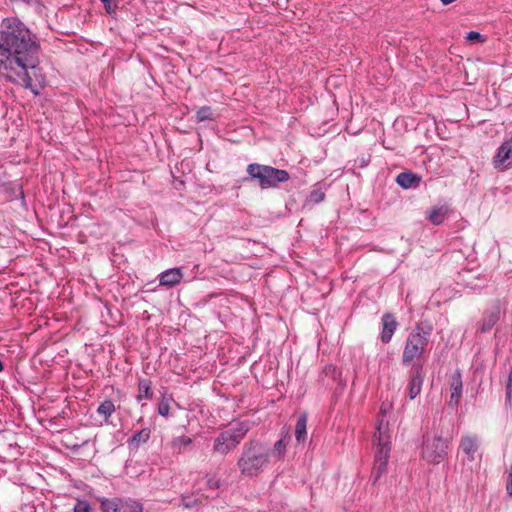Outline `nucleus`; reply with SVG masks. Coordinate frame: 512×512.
I'll use <instances>...</instances> for the list:
<instances>
[{
    "instance_id": "f257e3e1",
    "label": "nucleus",
    "mask_w": 512,
    "mask_h": 512,
    "mask_svg": "<svg viewBox=\"0 0 512 512\" xmlns=\"http://www.w3.org/2000/svg\"><path fill=\"white\" fill-rule=\"evenodd\" d=\"M40 45L30 30L16 18H5L0 26V77L29 88L31 72L39 65Z\"/></svg>"
},
{
    "instance_id": "f03ea898",
    "label": "nucleus",
    "mask_w": 512,
    "mask_h": 512,
    "mask_svg": "<svg viewBox=\"0 0 512 512\" xmlns=\"http://www.w3.org/2000/svg\"><path fill=\"white\" fill-rule=\"evenodd\" d=\"M269 451L259 441L250 440L242 447L241 456L237 461V467L245 477H256L270 463Z\"/></svg>"
},
{
    "instance_id": "7ed1b4c3",
    "label": "nucleus",
    "mask_w": 512,
    "mask_h": 512,
    "mask_svg": "<svg viewBox=\"0 0 512 512\" xmlns=\"http://www.w3.org/2000/svg\"><path fill=\"white\" fill-rule=\"evenodd\" d=\"M431 331V327L425 330L421 325L417 324L409 333L402 354L403 364H409L414 359L421 357L428 345Z\"/></svg>"
},
{
    "instance_id": "20e7f679",
    "label": "nucleus",
    "mask_w": 512,
    "mask_h": 512,
    "mask_svg": "<svg viewBox=\"0 0 512 512\" xmlns=\"http://www.w3.org/2000/svg\"><path fill=\"white\" fill-rule=\"evenodd\" d=\"M247 173L252 179H257L263 189L276 187L278 183L286 182L290 178L286 170L257 163L249 164Z\"/></svg>"
},
{
    "instance_id": "39448f33",
    "label": "nucleus",
    "mask_w": 512,
    "mask_h": 512,
    "mask_svg": "<svg viewBox=\"0 0 512 512\" xmlns=\"http://www.w3.org/2000/svg\"><path fill=\"white\" fill-rule=\"evenodd\" d=\"M249 430V423L241 422L236 427L220 433L214 440V452L221 455L228 454L244 439Z\"/></svg>"
},
{
    "instance_id": "423d86ee",
    "label": "nucleus",
    "mask_w": 512,
    "mask_h": 512,
    "mask_svg": "<svg viewBox=\"0 0 512 512\" xmlns=\"http://www.w3.org/2000/svg\"><path fill=\"white\" fill-rule=\"evenodd\" d=\"M449 440L439 435L427 436L423 442L421 456L430 464H439L447 456Z\"/></svg>"
},
{
    "instance_id": "0eeeda50",
    "label": "nucleus",
    "mask_w": 512,
    "mask_h": 512,
    "mask_svg": "<svg viewBox=\"0 0 512 512\" xmlns=\"http://www.w3.org/2000/svg\"><path fill=\"white\" fill-rule=\"evenodd\" d=\"M102 512H143V506L132 499H104L100 505Z\"/></svg>"
},
{
    "instance_id": "6e6552de",
    "label": "nucleus",
    "mask_w": 512,
    "mask_h": 512,
    "mask_svg": "<svg viewBox=\"0 0 512 512\" xmlns=\"http://www.w3.org/2000/svg\"><path fill=\"white\" fill-rule=\"evenodd\" d=\"M494 167L506 170L512 167V140L504 141L493 158Z\"/></svg>"
},
{
    "instance_id": "1a4fd4ad",
    "label": "nucleus",
    "mask_w": 512,
    "mask_h": 512,
    "mask_svg": "<svg viewBox=\"0 0 512 512\" xmlns=\"http://www.w3.org/2000/svg\"><path fill=\"white\" fill-rule=\"evenodd\" d=\"M388 436L382 431V423L379 424L377 432L374 434V440L377 441V451L375 460L388 461L390 457V442Z\"/></svg>"
},
{
    "instance_id": "9d476101",
    "label": "nucleus",
    "mask_w": 512,
    "mask_h": 512,
    "mask_svg": "<svg viewBox=\"0 0 512 512\" xmlns=\"http://www.w3.org/2000/svg\"><path fill=\"white\" fill-rule=\"evenodd\" d=\"M449 385L451 391L449 405L457 406L461 400L463 389L462 376L459 371H455L450 375Z\"/></svg>"
},
{
    "instance_id": "9b49d317",
    "label": "nucleus",
    "mask_w": 512,
    "mask_h": 512,
    "mask_svg": "<svg viewBox=\"0 0 512 512\" xmlns=\"http://www.w3.org/2000/svg\"><path fill=\"white\" fill-rule=\"evenodd\" d=\"M382 323V332H381V341L384 344H387L391 341L394 332L398 327V322L396 317L391 313H385L381 318Z\"/></svg>"
},
{
    "instance_id": "f8f14e48",
    "label": "nucleus",
    "mask_w": 512,
    "mask_h": 512,
    "mask_svg": "<svg viewBox=\"0 0 512 512\" xmlns=\"http://www.w3.org/2000/svg\"><path fill=\"white\" fill-rule=\"evenodd\" d=\"M480 447L479 439L475 435H465L460 440V449L469 461H474Z\"/></svg>"
},
{
    "instance_id": "ddd939ff",
    "label": "nucleus",
    "mask_w": 512,
    "mask_h": 512,
    "mask_svg": "<svg viewBox=\"0 0 512 512\" xmlns=\"http://www.w3.org/2000/svg\"><path fill=\"white\" fill-rule=\"evenodd\" d=\"M183 276L181 268L168 269L159 275V284L166 288H172L182 281Z\"/></svg>"
},
{
    "instance_id": "4468645a",
    "label": "nucleus",
    "mask_w": 512,
    "mask_h": 512,
    "mask_svg": "<svg viewBox=\"0 0 512 512\" xmlns=\"http://www.w3.org/2000/svg\"><path fill=\"white\" fill-rule=\"evenodd\" d=\"M423 380H424L423 368H422V366H419L415 369V371L409 381L408 391H409L410 399H414L420 394Z\"/></svg>"
},
{
    "instance_id": "2eb2a0df",
    "label": "nucleus",
    "mask_w": 512,
    "mask_h": 512,
    "mask_svg": "<svg viewBox=\"0 0 512 512\" xmlns=\"http://www.w3.org/2000/svg\"><path fill=\"white\" fill-rule=\"evenodd\" d=\"M307 420L308 416L306 412H303L296 422L295 426V438L298 443H303L307 438Z\"/></svg>"
},
{
    "instance_id": "dca6fc26",
    "label": "nucleus",
    "mask_w": 512,
    "mask_h": 512,
    "mask_svg": "<svg viewBox=\"0 0 512 512\" xmlns=\"http://www.w3.org/2000/svg\"><path fill=\"white\" fill-rule=\"evenodd\" d=\"M151 430L149 428H144L132 435V437L128 440V443L131 447L138 449L140 445L145 444L150 439Z\"/></svg>"
},
{
    "instance_id": "f3484780",
    "label": "nucleus",
    "mask_w": 512,
    "mask_h": 512,
    "mask_svg": "<svg viewBox=\"0 0 512 512\" xmlns=\"http://www.w3.org/2000/svg\"><path fill=\"white\" fill-rule=\"evenodd\" d=\"M152 382L149 379H139L138 381V394L136 396L138 401L143 399H152Z\"/></svg>"
},
{
    "instance_id": "a211bd4d",
    "label": "nucleus",
    "mask_w": 512,
    "mask_h": 512,
    "mask_svg": "<svg viewBox=\"0 0 512 512\" xmlns=\"http://www.w3.org/2000/svg\"><path fill=\"white\" fill-rule=\"evenodd\" d=\"M498 312H485L482 320L479 323V330L482 333L488 332L498 321Z\"/></svg>"
},
{
    "instance_id": "6ab92c4d",
    "label": "nucleus",
    "mask_w": 512,
    "mask_h": 512,
    "mask_svg": "<svg viewBox=\"0 0 512 512\" xmlns=\"http://www.w3.org/2000/svg\"><path fill=\"white\" fill-rule=\"evenodd\" d=\"M396 182L403 188H411L413 186L418 185L419 178L411 173V172H402L400 173L397 178Z\"/></svg>"
},
{
    "instance_id": "aec40b11",
    "label": "nucleus",
    "mask_w": 512,
    "mask_h": 512,
    "mask_svg": "<svg viewBox=\"0 0 512 512\" xmlns=\"http://www.w3.org/2000/svg\"><path fill=\"white\" fill-rule=\"evenodd\" d=\"M116 407L112 400L107 399L100 403L97 413L104 418V422L108 423L109 418L115 412Z\"/></svg>"
},
{
    "instance_id": "412c9836",
    "label": "nucleus",
    "mask_w": 512,
    "mask_h": 512,
    "mask_svg": "<svg viewBox=\"0 0 512 512\" xmlns=\"http://www.w3.org/2000/svg\"><path fill=\"white\" fill-rule=\"evenodd\" d=\"M446 214H447V208L435 207V208L431 209V211L428 212L427 218L434 225H439L444 221Z\"/></svg>"
},
{
    "instance_id": "4be33fe9",
    "label": "nucleus",
    "mask_w": 512,
    "mask_h": 512,
    "mask_svg": "<svg viewBox=\"0 0 512 512\" xmlns=\"http://www.w3.org/2000/svg\"><path fill=\"white\" fill-rule=\"evenodd\" d=\"M287 442L284 439L278 440L275 444L270 453L271 458H274L276 461L283 459L286 448H287Z\"/></svg>"
},
{
    "instance_id": "5701e85b",
    "label": "nucleus",
    "mask_w": 512,
    "mask_h": 512,
    "mask_svg": "<svg viewBox=\"0 0 512 512\" xmlns=\"http://www.w3.org/2000/svg\"><path fill=\"white\" fill-rule=\"evenodd\" d=\"M192 444V439L187 436L176 437L172 441V447L178 451V453H182L184 449Z\"/></svg>"
},
{
    "instance_id": "b1692460",
    "label": "nucleus",
    "mask_w": 512,
    "mask_h": 512,
    "mask_svg": "<svg viewBox=\"0 0 512 512\" xmlns=\"http://www.w3.org/2000/svg\"><path fill=\"white\" fill-rule=\"evenodd\" d=\"M387 464H388V461H381V460L374 461V468H373L374 482H376L383 474H385L387 472Z\"/></svg>"
},
{
    "instance_id": "393cba45",
    "label": "nucleus",
    "mask_w": 512,
    "mask_h": 512,
    "mask_svg": "<svg viewBox=\"0 0 512 512\" xmlns=\"http://www.w3.org/2000/svg\"><path fill=\"white\" fill-rule=\"evenodd\" d=\"M213 115H214V113L210 106H203L197 110L196 119L198 122L212 120Z\"/></svg>"
},
{
    "instance_id": "a878e982",
    "label": "nucleus",
    "mask_w": 512,
    "mask_h": 512,
    "mask_svg": "<svg viewBox=\"0 0 512 512\" xmlns=\"http://www.w3.org/2000/svg\"><path fill=\"white\" fill-rule=\"evenodd\" d=\"M325 193L319 189L313 190L309 195V200L314 203H320L324 200Z\"/></svg>"
},
{
    "instance_id": "bb28decb",
    "label": "nucleus",
    "mask_w": 512,
    "mask_h": 512,
    "mask_svg": "<svg viewBox=\"0 0 512 512\" xmlns=\"http://www.w3.org/2000/svg\"><path fill=\"white\" fill-rule=\"evenodd\" d=\"M104 5L106 12L110 15L116 14L117 5L112 0H101Z\"/></svg>"
},
{
    "instance_id": "cd10ccee",
    "label": "nucleus",
    "mask_w": 512,
    "mask_h": 512,
    "mask_svg": "<svg viewBox=\"0 0 512 512\" xmlns=\"http://www.w3.org/2000/svg\"><path fill=\"white\" fill-rule=\"evenodd\" d=\"M506 401L512 403V367L509 373L508 382L506 386Z\"/></svg>"
},
{
    "instance_id": "c85d7f7f",
    "label": "nucleus",
    "mask_w": 512,
    "mask_h": 512,
    "mask_svg": "<svg viewBox=\"0 0 512 512\" xmlns=\"http://www.w3.org/2000/svg\"><path fill=\"white\" fill-rule=\"evenodd\" d=\"M170 406L166 400H162L158 405V413L164 417L169 415Z\"/></svg>"
},
{
    "instance_id": "c756f323",
    "label": "nucleus",
    "mask_w": 512,
    "mask_h": 512,
    "mask_svg": "<svg viewBox=\"0 0 512 512\" xmlns=\"http://www.w3.org/2000/svg\"><path fill=\"white\" fill-rule=\"evenodd\" d=\"M91 507L86 501H78L74 507V512H90Z\"/></svg>"
},
{
    "instance_id": "7c9ffc66",
    "label": "nucleus",
    "mask_w": 512,
    "mask_h": 512,
    "mask_svg": "<svg viewBox=\"0 0 512 512\" xmlns=\"http://www.w3.org/2000/svg\"><path fill=\"white\" fill-rule=\"evenodd\" d=\"M506 490H507L508 494L512 497V464L510 465L509 470H508Z\"/></svg>"
},
{
    "instance_id": "2f4dec72",
    "label": "nucleus",
    "mask_w": 512,
    "mask_h": 512,
    "mask_svg": "<svg viewBox=\"0 0 512 512\" xmlns=\"http://www.w3.org/2000/svg\"><path fill=\"white\" fill-rule=\"evenodd\" d=\"M480 37H481V35L478 32H475V31H471L467 35V39L471 40V41L477 40Z\"/></svg>"
},
{
    "instance_id": "473e14b6",
    "label": "nucleus",
    "mask_w": 512,
    "mask_h": 512,
    "mask_svg": "<svg viewBox=\"0 0 512 512\" xmlns=\"http://www.w3.org/2000/svg\"><path fill=\"white\" fill-rule=\"evenodd\" d=\"M455 0H441L442 4L444 5H448V4H451L452 2H454Z\"/></svg>"
}]
</instances>
